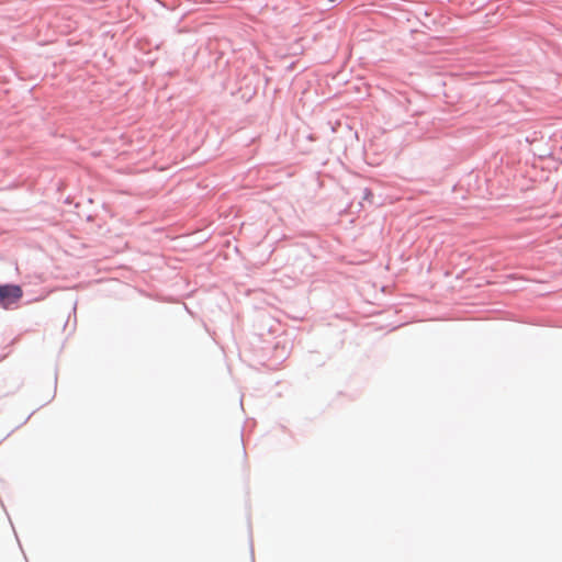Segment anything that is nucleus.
<instances>
[{
  "label": "nucleus",
  "instance_id": "obj_1",
  "mask_svg": "<svg viewBox=\"0 0 562 562\" xmlns=\"http://www.w3.org/2000/svg\"><path fill=\"white\" fill-rule=\"evenodd\" d=\"M23 295V291L20 285L4 284L0 285V305L8 307L9 305L16 303Z\"/></svg>",
  "mask_w": 562,
  "mask_h": 562
}]
</instances>
